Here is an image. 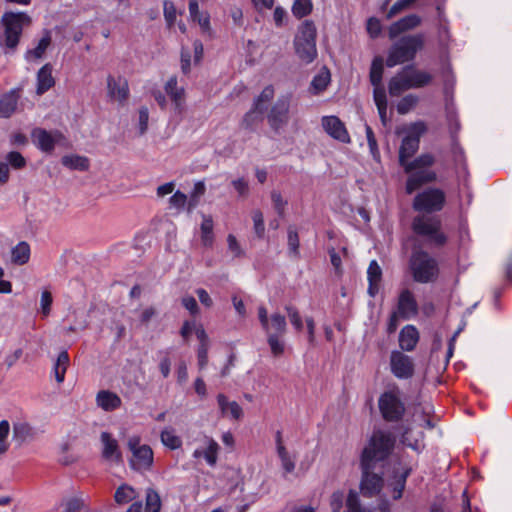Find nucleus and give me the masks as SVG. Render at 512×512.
<instances>
[{"label": "nucleus", "mask_w": 512, "mask_h": 512, "mask_svg": "<svg viewBox=\"0 0 512 512\" xmlns=\"http://www.w3.org/2000/svg\"><path fill=\"white\" fill-rule=\"evenodd\" d=\"M396 437L390 431H373L360 456V491L365 497L377 495L383 487L387 460L394 450Z\"/></svg>", "instance_id": "nucleus-1"}, {"label": "nucleus", "mask_w": 512, "mask_h": 512, "mask_svg": "<svg viewBox=\"0 0 512 512\" xmlns=\"http://www.w3.org/2000/svg\"><path fill=\"white\" fill-rule=\"evenodd\" d=\"M408 269L413 281L420 284L433 283L440 274L438 261L421 248L412 250L408 260Z\"/></svg>", "instance_id": "nucleus-2"}, {"label": "nucleus", "mask_w": 512, "mask_h": 512, "mask_svg": "<svg viewBox=\"0 0 512 512\" xmlns=\"http://www.w3.org/2000/svg\"><path fill=\"white\" fill-rule=\"evenodd\" d=\"M424 46V35H405L395 41L388 50L385 61L387 67L392 68L400 64L413 61L418 51Z\"/></svg>", "instance_id": "nucleus-3"}, {"label": "nucleus", "mask_w": 512, "mask_h": 512, "mask_svg": "<svg viewBox=\"0 0 512 512\" xmlns=\"http://www.w3.org/2000/svg\"><path fill=\"white\" fill-rule=\"evenodd\" d=\"M316 37L317 29L314 22L303 21L298 27L293 44L297 57L305 64H310L317 58Z\"/></svg>", "instance_id": "nucleus-4"}, {"label": "nucleus", "mask_w": 512, "mask_h": 512, "mask_svg": "<svg viewBox=\"0 0 512 512\" xmlns=\"http://www.w3.org/2000/svg\"><path fill=\"white\" fill-rule=\"evenodd\" d=\"M442 223L437 217L425 215L415 216L412 220V231L421 237H426L431 246L442 247L447 243V236L441 231Z\"/></svg>", "instance_id": "nucleus-5"}, {"label": "nucleus", "mask_w": 512, "mask_h": 512, "mask_svg": "<svg viewBox=\"0 0 512 512\" xmlns=\"http://www.w3.org/2000/svg\"><path fill=\"white\" fill-rule=\"evenodd\" d=\"M446 195L439 188H427L418 193L412 203V208L417 212L435 213L443 209Z\"/></svg>", "instance_id": "nucleus-6"}, {"label": "nucleus", "mask_w": 512, "mask_h": 512, "mask_svg": "<svg viewBox=\"0 0 512 512\" xmlns=\"http://www.w3.org/2000/svg\"><path fill=\"white\" fill-rule=\"evenodd\" d=\"M426 125L419 121L413 123L408 134L402 139L399 148V164L403 167L409 159L418 151L420 145V137L426 132Z\"/></svg>", "instance_id": "nucleus-7"}, {"label": "nucleus", "mask_w": 512, "mask_h": 512, "mask_svg": "<svg viewBox=\"0 0 512 512\" xmlns=\"http://www.w3.org/2000/svg\"><path fill=\"white\" fill-rule=\"evenodd\" d=\"M378 406L383 419L387 422H399L405 414V405L393 391L382 393Z\"/></svg>", "instance_id": "nucleus-8"}, {"label": "nucleus", "mask_w": 512, "mask_h": 512, "mask_svg": "<svg viewBox=\"0 0 512 512\" xmlns=\"http://www.w3.org/2000/svg\"><path fill=\"white\" fill-rule=\"evenodd\" d=\"M4 26V42L9 48H14L19 41L23 25L29 22V17L23 13H5L1 19Z\"/></svg>", "instance_id": "nucleus-9"}, {"label": "nucleus", "mask_w": 512, "mask_h": 512, "mask_svg": "<svg viewBox=\"0 0 512 512\" xmlns=\"http://www.w3.org/2000/svg\"><path fill=\"white\" fill-rule=\"evenodd\" d=\"M291 99V93L279 96L267 115L268 123L271 129L276 133H278L283 126L287 125L289 121Z\"/></svg>", "instance_id": "nucleus-10"}, {"label": "nucleus", "mask_w": 512, "mask_h": 512, "mask_svg": "<svg viewBox=\"0 0 512 512\" xmlns=\"http://www.w3.org/2000/svg\"><path fill=\"white\" fill-rule=\"evenodd\" d=\"M138 444V439H130L128 442L133 454L130 467L136 471L149 470L153 464V451L148 445L138 446Z\"/></svg>", "instance_id": "nucleus-11"}, {"label": "nucleus", "mask_w": 512, "mask_h": 512, "mask_svg": "<svg viewBox=\"0 0 512 512\" xmlns=\"http://www.w3.org/2000/svg\"><path fill=\"white\" fill-rule=\"evenodd\" d=\"M391 372L398 379H409L414 374L412 359L400 351H393L390 356Z\"/></svg>", "instance_id": "nucleus-12"}, {"label": "nucleus", "mask_w": 512, "mask_h": 512, "mask_svg": "<svg viewBox=\"0 0 512 512\" xmlns=\"http://www.w3.org/2000/svg\"><path fill=\"white\" fill-rule=\"evenodd\" d=\"M395 312L404 320H409L418 314V303L409 289H403L400 292Z\"/></svg>", "instance_id": "nucleus-13"}, {"label": "nucleus", "mask_w": 512, "mask_h": 512, "mask_svg": "<svg viewBox=\"0 0 512 512\" xmlns=\"http://www.w3.org/2000/svg\"><path fill=\"white\" fill-rule=\"evenodd\" d=\"M322 126L325 132L342 143H350L351 139L344 123L337 116H324Z\"/></svg>", "instance_id": "nucleus-14"}, {"label": "nucleus", "mask_w": 512, "mask_h": 512, "mask_svg": "<svg viewBox=\"0 0 512 512\" xmlns=\"http://www.w3.org/2000/svg\"><path fill=\"white\" fill-rule=\"evenodd\" d=\"M411 69L412 65H406L390 79L388 90L391 96L396 97L406 90L413 89L409 78V70Z\"/></svg>", "instance_id": "nucleus-15"}, {"label": "nucleus", "mask_w": 512, "mask_h": 512, "mask_svg": "<svg viewBox=\"0 0 512 512\" xmlns=\"http://www.w3.org/2000/svg\"><path fill=\"white\" fill-rule=\"evenodd\" d=\"M409 174L405 185L407 194H412L424 184L434 182L437 178L436 173L430 170H414Z\"/></svg>", "instance_id": "nucleus-16"}, {"label": "nucleus", "mask_w": 512, "mask_h": 512, "mask_svg": "<svg viewBox=\"0 0 512 512\" xmlns=\"http://www.w3.org/2000/svg\"><path fill=\"white\" fill-rule=\"evenodd\" d=\"M53 66L51 63H46L37 72L36 94L43 95L52 87L55 86L56 80L52 74Z\"/></svg>", "instance_id": "nucleus-17"}, {"label": "nucleus", "mask_w": 512, "mask_h": 512, "mask_svg": "<svg viewBox=\"0 0 512 512\" xmlns=\"http://www.w3.org/2000/svg\"><path fill=\"white\" fill-rule=\"evenodd\" d=\"M107 89L110 97H115L121 103L126 101L129 96L128 82L125 78L119 77L117 80L109 75L107 77Z\"/></svg>", "instance_id": "nucleus-18"}, {"label": "nucleus", "mask_w": 512, "mask_h": 512, "mask_svg": "<svg viewBox=\"0 0 512 512\" xmlns=\"http://www.w3.org/2000/svg\"><path fill=\"white\" fill-rule=\"evenodd\" d=\"M20 98V89L14 88L0 96V116L9 118L17 108Z\"/></svg>", "instance_id": "nucleus-19"}, {"label": "nucleus", "mask_w": 512, "mask_h": 512, "mask_svg": "<svg viewBox=\"0 0 512 512\" xmlns=\"http://www.w3.org/2000/svg\"><path fill=\"white\" fill-rule=\"evenodd\" d=\"M421 19L416 14L407 15L400 20L394 22L389 28V38L394 39L401 33L417 27Z\"/></svg>", "instance_id": "nucleus-20"}, {"label": "nucleus", "mask_w": 512, "mask_h": 512, "mask_svg": "<svg viewBox=\"0 0 512 512\" xmlns=\"http://www.w3.org/2000/svg\"><path fill=\"white\" fill-rule=\"evenodd\" d=\"M419 341V332L413 325L404 326L399 333V346L404 351H412Z\"/></svg>", "instance_id": "nucleus-21"}, {"label": "nucleus", "mask_w": 512, "mask_h": 512, "mask_svg": "<svg viewBox=\"0 0 512 512\" xmlns=\"http://www.w3.org/2000/svg\"><path fill=\"white\" fill-rule=\"evenodd\" d=\"M96 403L104 411L110 412L120 408L122 401L116 393L109 390H101L96 395Z\"/></svg>", "instance_id": "nucleus-22"}, {"label": "nucleus", "mask_w": 512, "mask_h": 512, "mask_svg": "<svg viewBox=\"0 0 512 512\" xmlns=\"http://www.w3.org/2000/svg\"><path fill=\"white\" fill-rule=\"evenodd\" d=\"M101 442L103 444L102 456L106 460H121V453L117 441L108 432L101 433Z\"/></svg>", "instance_id": "nucleus-23"}, {"label": "nucleus", "mask_w": 512, "mask_h": 512, "mask_svg": "<svg viewBox=\"0 0 512 512\" xmlns=\"http://www.w3.org/2000/svg\"><path fill=\"white\" fill-rule=\"evenodd\" d=\"M165 92L169 95L172 102L174 103L175 110L178 113H181L183 110V96H184V89L178 88L177 86V78L175 76H172L169 78V80L165 84Z\"/></svg>", "instance_id": "nucleus-24"}, {"label": "nucleus", "mask_w": 512, "mask_h": 512, "mask_svg": "<svg viewBox=\"0 0 512 512\" xmlns=\"http://www.w3.org/2000/svg\"><path fill=\"white\" fill-rule=\"evenodd\" d=\"M263 330L267 336L274 334L284 336L287 330V323L285 316L274 313L270 316L268 323L263 326Z\"/></svg>", "instance_id": "nucleus-25"}, {"label": "nucleus", "mask_w": 512, "mask_h": 512, "mask_svg": "<svg viewBox=\"0 0 512 512\" xmlns=\"http://www.w3.org/2000/svg\"><path fill=\"white\" fill-rule=\"evenodd\" d=\"M34 137L37 138V146L41 151L48 154L52 153L57 142L56 137L52 133L45 129H34Z\"/></svg>", "instance_id": "nucleus-26"}, {"label": "nucleus", "mask_w": 512, "mask_h": 512, "mask_svg": "<svg viewBox=\"0 0 512 512\" xmlns=\"http://www.w3.org/2000/svg\"><path fill=\"white\" fill-rule=\"evenodd\" d=\"M63 166L70 170L86 171L89 169V159L80 155H65L61 159Z\"/></svg>", "instance_id": "nucleus-27"}, {"label": "nucleus", "mask_w": 512, "mask_h": 512, "mask_svg": "<svg viewBox=\"0 0 512 512\" xmlns=\"http://www.w3.org/2000/svg\"><path fill=\"white\" fill-rule=\"evenodd\" d=\"M330 80V72L326 67H324L318 74L313 77L310 83V91L315 95L323 92L329 85Z\"/></svg>", "instance_id": "nucleus-28"}, {"label": "nucleus", "mask_w": 512, "mask_h": 512, "mask_svg": "<svg viewBox=\"0 0 512 512\" xmlns=\"http://www.w3.org/2000/svg\"><path fill=\"white\" fill-rule=\"evenodd\" d=\"M265 111L252 105L251 109L244 115L242 119V127L253 131L256 126L264 119Z\"/></svg>", "instance_id": "nucleus-29"}, {"label": "nucleus", "mask_w": 512, "mask_h": 512, "mask_svg": "<svg viewBox=\"0 0 512 512\" xmlns=\"http://www.w3.org/2000/svg\"><path fill=\"white\" fill-rule=\"evenodd\" d=\"M434 162L435 159L433 155L429 153L421 154L414 160L407 162L403 166V169L405 173H411L414 170H424L423 168L432 166Z\"/></svg>", "instance_id": "nucleus-30"}, {"label": "nucleus", "mask_w": 512, "mask_h": 512, "mask_svg": "<svg viewBox=\"0 0 512 512\" xmlns=\"http://www.w3.org/2000/svg\"><path fill=\"white\" fill-rule=\"evenodd\" d=\"M30 258V245L27 242H19L11 250V262L16 265H23Z\"/></svg>", "instance_id": "nucleus-31"}, {"label": "nucleus", "mask_w": 512, "mask_h": 512, "mask_svg": "<svg viewBox=\"0 0 512 512\" xmlns=\"http://www.w3.org/2000/svg\"><path fill=\"white\" fill-rule=\"evenodd\" d=\"M69 363L70 358L68 352L66 350L61 351L53 365V372L58 383H62L64 381Z\"/></svg>", "instance_id": "nucleus-32"}, {"label": "nucleus", "mask_w": 512, "mask_h": 512, "mask_svg": "<svg viewBox=\"0 0 512 512\" xmlns=\"http://www.w3.org/2000/svg\"><path fill=\"white\" fill-rule=\"evenodd\" d=\"M138 498V493L136 490L128 485L121 484L115 491L114 500L119 505L127 504Z\"/></svg>", "instance_id": "nucleus-33"}, {"label": "nucleus", "mask_w": 512, "mask_h": 512, "mask_svg": "<svg viewBox=\"0 0 512 512\" xmlns=\"http://www.w3.org/2000/svg\"><path fill=\"white\" fill-rule=\"evenodd\" d=\"M384 72V60L381 56H375L372 60L369 79L372 86L382 85V77Z\"/></svg>", "instance_id": "nucleus-34"}, {"label": "nucleus", "mask_w": 512, "mask_h": 512, "mask_svg": "<svg viewBox=\"0 0 512 512\" xmlns=\"http://www.w3.org/2000/svg\"><path fill=\"white\" fill-rule=\"evenodd\" d=\"M162 507V501L159 493L149 487L145 493V507L144 512H160Z\"/></svg>", "instance_id": "nucleus-35"}, {"label": "nucleus", "mask_w": 512, "mask_h": 512, "mask_svg": "<svg viewBox=\"0 0 512 512\" xmlns=\"http://www.w3.org/2000/svg\"><path fill=\"white\" fill-rule=\"evenodd\" d=\"M409 78L413 89L425 87L432 81V75L430 73L417 70L414 65H412V69L409 70Z\"/></svg>", "instance_id": "nucleus-36"}, {"label": "nucleus", "mask_w": 512, "mask_h": 512, "mask_svg": "<svg viewBox=\"0 0 512 512\" xmlns=\"http://www.w3.org/2000/svg\"><path fill=\"white\" fill-rule=\"evenodd\" d=\"M53 296L50 290L43 289L40 296L39 308L37 313L42 319H46L50 316L52 311Z\"/></svg>", "instance_id": "nucleus-37"}, {"label": "nucleus", "mask_w": 512, "mask_h": 512, "mask_svg": "<svg viewBox=\"0 0 512 512\" xmlns=\"http://www.w3.org/2000/svg\"><path fill=\"white\" fill-rule=\"evenodd\" d=\"M201 240L204 246H211L213 242V219L209 215H202Z\"/></svg>", "instance_id": "nucleus-38"}, {"label": "nucleus", "mask_w": 512, "mask_h": 512, "mask_svg": "<svg viewBox=\"0 0 512 512\" xmlns=\"http://www.w3.org/2000/svg\"><path fill=\"white\" fill-rule=\"evenodd\" d=\"M275 94L274 87L267 85L259 96L254 99L253 106L263 111H267L269 102L273 99Z\"/></svg>", "instance_id": "nucleus-39"}, {"label": "nucleus", "mask_w": 512, "mask_h": 512, "mask_svg": "<svg viewBox=\"0 0 512 512\" xmlns=\"http://www.w3.org/2000/svg\"><path fill=\"white\" fill-rule=\"evenodd\" d=\"M411 469L407 468L402 473L394 474V483H393V498L395 500L400 499L402 497L403 491L405 489L406 480L410 475Z\"/></svg>", "instance_id": "nucleus-40"}, {"label": "nucleus", "mask_w": 512, "mask_h": 512, "mask_svg": "<svg viewBox=\"0 0 512 512\" xmlns=\"http://www.w3.org/2000/svg\"><path fill=\"white\" fill-rule=\"evenodd\" d=\"M287 242L289 255L298 258L299 257V235L294 226H289L287 229Z\"/></svg>", "instance_id": "nucleus-41"}, {"label": "nucleus", "mask_w": 512, "mask_h": 512, "mask_svg": "<svg viewBox=\"0 0 512 512\" xmlns=\"http://www.w3.org/2000/svg\"><path fill=\"white\" fill-rule=\"evenodd\" d=\"M313 4L311 0H295L292 5L293 15L301 19L312 12Z\"/></svg>", "instance_id": "nucleus-42"}, {"label": "nucleus", "mask_w": 512, "mask_h": 512, "mask_svg": "<svg viewBox=\"0 0 512 512\" xmlns=\"http://www.w3.org/2000/svg\"><path fill=\"white\" fill-rule=\"evenodd\" d=\"M346 512H374L361 506L356 492L350 491L346 499Z\"/></svg>", "instance_id": "nucleus-43"}, {"label": "nucleus", "mask_w": 512, "mask_h": 512, "mask_svg": "<svg viewBox=\"0 0 512 512\" xmlns=\"http://www.w3.org/2000/svg\"><path fill=\"white\" fill-rule=\"evenodd\" d=\"M161 441L166 447L172 450H176L180 448L182 445L181 438L175 435L173 431L170 430H163L161 432Z\"/></svg>", "instance_id": "nucleus-44"}, {"label": "nucleus", "mask_w": 512, "mask_h": 512, "mask_svg": "<svg viewBox=\"0 0 512 512\" xmlns=\"http://www.w3.org/2000/svg\"><path fill=\"white\" fill-rule=\"evenodd\" d=\"M418 97L413 94L404 96L397 104V112L400 115L407 114L418 103Z\"/></svg>", "instance_id": "nucleus-45"}, {"label": "nucleus", "mask_w": 512, "mask_h": 512, "mask_svg": "<svg viewBox=\"0 0 512 512\" xmlns=\"http://www.w3.org/2000/svg\"><path fill=\"white\" fill-rule=\"evenodd\" d=\"M281 337L282 336L280 335L274 334L267 336L268 345L271 349L272 354L275 357H278L284 353L285 345L284 342L281 340Z\"/></svg>", "instance_id": "nucleus-46"}, {"label": "nucleus", "mask_w": 512, "mask_h": 512, "mask_svg": "<svg viewBox=\"0 0 512 512\" xmlns=\"http://www.w3.org/2000/svg\"><path fill=\"white\" fill-rule=\"evenodd\" d=\"M52 41L51 32L49 30H44V35L39 40L36 47H34V59L42 58L46 49L50 46Z\"/></svg>", "instance_id": "nucleus-47"}, {"label": "nucleus", "mask_w": 512, "mask_h": 512, "mask_svg": "<svg viewBox=\"0 0 512 512\" xmlns=\"http://www.w3.org/2000/svg\"><path fill=\"white\" fill-rule=\"evenodd\" d=\"M5 162L7 163V166L9 165L14 169H21L26 165L25 158L16 151L9 152L5 157Z\"/></svg>", "instance_id": "nucleus-48"}, {"label": "nucleus", "mask_w": 512, "mask_h": 512, "mask_svg": "<svg viewBox=\"0 0 512 512\" xmlns=\"http://www.w3.org/2000/svg\"><path fill=\"white\" fill-rule=\"evenodd\" d=\"M271 200L278 216L283 217L285 213V207L288 204V202L283 199L281 193L277 190H273L271 192Z\"/></svg>", "instance_id": "nucleus-49"}, {"label": "nucleus", "mask_w": 512, "mask_h": 512, "mask_svg": "<svg viewBox=\"0 0 512 512\" xmlns=\"http://www.w3.org/2000/svg\"><path fill=\"white\" fill-rule=\"evenodd\" d=\"M219 445L216 441L210 440L208 447L205 451H203V456L207 463L211 466H214L217 461V453H218Z\"/></svg>", "instance_id": "nucleus-50"}, {"label": "nucleus", "mask_w": 512, "mask_h": 512, "mask_svg": "<svg viewBox=\"0 0 512 512\" xmlns=\"http://www.w3.org/2000/svg\"><path fill=\"white\" fill-rule=\"evenodd\" d=\"M278 456L281 460L282 467L286 473H291L295 469V462L291 459L285 447H280L277 450Z\"/></svg>", "instance_id": "nucleus-51"}, {"label": "nucleus", "mask_w": 512, "mask_h": 512, "mask_svg": "<svg viewBox=\"0 0 512 512\" xmlns=\"http://www.w3.org/2000/svg\"><path fill=\"white\" fill-rule=\"evenodd\" d=\"M254 223V232L258 238H262L265 232L263 213L260 210H254L252 213Z\"/></svg>", "instance_id": "nucleus-52"}, {"label": "nucleus", "mask_w": 512, "mask_h": 512, "mask_svg": "<svg viewBox=\"0 0 512 512\" xmlns=\"http://www.w3.org/2000/svg\"><path fill=\"white\" fill-rule=\"evenodd\" d=\"M163 13H164V18H165V21L168 25L169 28H171L175 21H176V8L173 4V2H170V1H164V4H163Z\"/></svg>", "instance_id": "nucleus-53"}, {"label": "nucleus", "mask_w": 512, "mask_h": 512, "mask_svg": "<svg viewBox=\"0 0 512 512\" xmlns=\"http://www.w3.org/2000/svg\"><path fill=\"white\" fill-rule=\"evenodd\" d=\"M10 425L7 420L0 422V454L5 453L8 450L7 437L9 435Z\"/></svg>", "instance_id": "nucleus-54"}, {"label": "nucleus", "mask_w": 512, "mask_h": 512, "mask_svg": "<svg viewBox=\"0 0 512 512\" xmlns=\"http://www.w3.org/2000/svg\"><path fill=\"white\" fill-rule=\"evenodd\" d=\"M83 506V500L76 497L69 498L62 503L63 512H80Z\"/></svg>", "instance_id": "nucleus-55"}, {"label": "nucleus", "mask_w": 512, "mask_h": 512, "mask_svg": "<svg viewBox=\"0 0 512 512\" xmlns=\"http://www.w3.org/2000/svg\"><path fill=\"white\" fill-rule=\"evenodd\" d=\"M169 203L177 210H183L186 207L187 195L180 190H177L170 198Z\"/></svg>", "instance_id": "nucleus-56"}, {"label": "nucleus", "mask_w": 512, "mask_h": 512, "mask_svg": "<svg viewBox=\"0 0 512 512\" xmlns=\"http://www.w3.org/2000/svg\"><path fill=\"white\" fill-rule=\"evenodd\" d=\"M367 279L368 281L378 282H381L382 280V269L376 260H372L368 266Z\"/></svg>", "instance_id": "nucleus-57"}, {"label": "nucleus", "mask_w": 512, "mask_h": 512, "mask_svg": "<svg viewBox=\"0 0 512 512\" xmlns=\"http://www.w3.org/2000/svg\"><path fill=\"white\" fill-rule=\"evenodd\" d=\"M285 309L287 311L291 324L297 331H301L303 329V322L298 310L293 306H286Z\"/></svg>", "instance_id": "nucleus-58"}, {"label": "nucleus", "mask_w": 512, "mask_h": 512, "mask_svg": "<svg viewBox=\"0 0 512 512\" xmlns=\"http://www.w3.org/2000/svg\"><path fill=\"white\" fill-rule=\"evenodd\" d=\"M194 22H197L203 33L208 35L212 34L211 25H210V15L205 12L199 14V16L192 19Z\"/></svg>", "instance_id": "nucleus-59"}, {"label": "nucleus", "mask_w": 512, "mask_h": 512, "mask_svg": "<svg viewBox=\"0 0 512 512\" xmlns=\"http://www.w3.org/2000/svg\"><path fill=\"white\" fill-rule=\"evenodd\" d=\"M365 132L370 152L373 155V157H376V155H379V150L374 132L369 125L365 126Z\"/></svg>", "instance_id": "nucleus-60"}, {"label": "nucleus", "mask_w": 512, "mask_h": 512, "mask_svg": "<svg viewBox=\"0 0 512 512\" xmlns=\"http://www.w3.org/2000/svg\"><path fill=\"white\" fill-rule=\"evenodd\" d=\"M373 87H374L373 99H374L375 105L377 107L387 105V96H386L384 87L382 85L373 86Z\"/></svg>", "instance_id": "nucleus-61"}, {"label": "nucleus", "mask_w": 512, "mask_h": 512, "mask_svg": "<svg viewBox=\"0 0 512 512\" xmlns=\"http://www.w3.org/2000/svg\"><path fill=\"white\" fill-rule=\"evenodd\" d=\"M381 22L375 17L367 20V32L372 38H377L381 33Z\"/></svg>", "instance_id": "nucleus-62"}, {"label": "nucleus", "mask_w": 512, "mask_h": 512, "mask_svg": "<svg viewBox=\"0 0 512 512\" xmlns=\"http://www.w3.org/2000/svg\"><path fill=\"white\" fill-rule=\"evenodd\" d=\"M149 111L143 106L139 109V134L143 135L148 129Z\"/></svg>", "instance_id": "nucleus-63"}, {"label": "nucleus", "mask_w": 512, "mask_h": 512, "mask_svg": "<svg viewBox=\"0 0 512 512\" xmlns=\"http://www.w3.org/2000/svg\"><path fill=\"white\" fill-rule=\"evenodd\" d=\"M30 432V426L27 423H15L13 426L14 437L24 440Z\"/></svg>", "instance_id": "nucleus-64"}]
</instances>
